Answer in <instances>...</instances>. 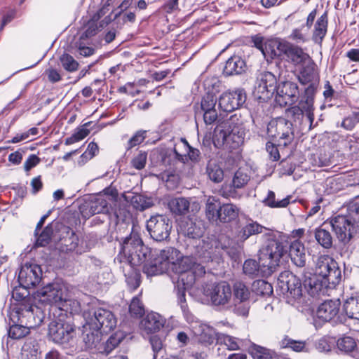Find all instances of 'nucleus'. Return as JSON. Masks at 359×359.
Returning <instances> with one entry per match:
<instances>
[{
  "label": "nucleus",
  "instance_id": "f257e3e1",
  "mask_svg": "<svg viewBox=\"0 0 359 359\" xmlns=\"http://www.w3.org/2000/svg\"><path fill=\"white\" fill-rule=\"evenodd\" d=\"M341 278L337 262L329 255H321L316 261L315 274L304 279V289L311 297H318L325 294L328 287H335Z\"/></svg>",
  "mask_w": 359,
  "mask_h": 359
},
{
  "label": "nucleus",
  "instance_id": "f03ea898",
  "mask_svg": "<svg viewBox=\"0 0 359 359\" xmlns=\"http://www.w3.org/2000/svg\"><path fill=\"white\" fill-rule=\"evenodd\" d=\"M48 337L55 344L60 346L67 354L76 350V330L70 318L60 315L48 325Z\"/></svg>",
  "mask_w": 359,
  "mask_h": 359
},
{
  "label": "nucleus",
  "instance_id": "7ed1b4c3",
  "mask_svg": "<svg viewBox=\"0 0 359 359\" xmlns=\"http://www.w3.org/2000/svg\"><path fill=\"white\" fill-rule=\"evenodd\" d=\"M359 203L352 201L345 207V212L332 217L324 222V226H330L335 233L339 241L347 243L350 241L354 232L357 231L356 224L359 218Z\"/></svg>",
  "mask_w": 359,
  "mask_h": 359
},
{
  "label": "nucleus",
  "instance_id": "20e7f679",
  "mask_svg": "<svg viewBox=\"0 0 359 359\" xmlns=\"http://www.w3.org/2000/svg\"><path fill=\"white\" fill-rule=\"evenodd\" d=\"M215 251L212 245L210 246V243L203 241L202 245L198 246L196 257H185L182 258L179 264L182 271L180 280L184 282V276L187 273H191L190 284L195 280L196 277L203 276L206 272L207 266L205 264L214 259Z\"/></svg>",
  "mask_w": 359,
  "mask_h": 359
},
{
  "label": "nucleus",
  "instance_id": "39448f33",
  "mask_svg": "<svg viewBox=\"0 0 359 359\" xmlns=\"http://www.w3.org/2000/svg\"><path fill=\"white\" fill-rule=\"evenodd\" d=\"M121 252L127 258L129 266L142 265V269L147 264H151L154 255L151 250L145 245L139 233L131 231L121 244Z\"/></svg>",
  "mask_w": 359,
  "mask_h": 359
},
{
  "label": "nucleus",
  "instance_id": "423d86ee",
  "mask_svg": "<svg viewBox=\"0 0 359 359\" xmlns=\"http://www.w3.org/2000/svg\"><path fill=\"white\" fill-rule=\"evenodd\" d=\"M39 302L45 305L55 306L61 311L72 313L78 302L70 298L68 287L64 283L55 282L43 287L37 294Z\"/></svg>",
  "mask_w": 359,
  "mask_h": 359
},
{
  "label": "nucleus",
  "instance_id": "0eeeda50",
  "mask_svg": "<svg viewBox=\"0 0 359 359\" xmlns=\"http://www.w3.org/2000/svg\"><path fill=\"white\" fill-rule=\"evenodd\" d=\"M287 252V243L280 234L270 236L264 248L259 250V261L264 267L273 273L279 265L281 257Z\"/></svg>",
  "mask_w": 359,
  "mask_h": 359
},
{
  "label": "nucleus",
  "instance_id": "6e6552de",
  "mask_svg": "<svg viewBox=\"0 0 359 359\" xmlns=\"http://www.w3.org/2000/svg\"><path fill=\"white\" fill-rule=\"evenodd\" d=\"M267 135L278 147H287L294 138L293 124L283 117L272 119L267 125Z\"/></svg>",
  "mask_w": 359,
  "mask_h": 359
},
{
  "label": "nucleus",
  "instance_id": "1a4fd4ad",
  "mask_svg": "<svg viewBox=\"0 0 359 359\" xmlns=\"http://www.w3.org/2000/svg\"><path fill=\"white\" fill-rule=\"evenodd\" d=\"M180 252L172 248L168 247L161 250L159 255L153 257L151 264H147L143 269V273L148 277L163 273L168 270L170 264H175L182 259Z\"/></svg>",
  "mask_w": 359,
  "mask_h": 359
},
{
  "label": "nucleus",
  "instance_id": "9d476101",
  "mask_svg": "<svg viewBox=\"0 0 359 359\" xmlns=\"http://www.w3.org/2000/svg\"><path fill=\"white\" fill-rule=\"evenodd\" d=\"M228 123L219 125L215 129V144L224 146L229 150L238 149L244 142V132L238 127L231 128Z\"/></svg>",
  "mask_w": 359,
  "mask_h": 359
},
{
  "label": "nucleus",
  "instance_id": "9b49d317",
  "mask_svg": "<svg viewBox=\"0 0 359 359\" xmlns=\"http://www.w3.org/2000/svg\"><path fill=\"white\" fill-rule=\"evenodd\" d=\"M172 228V221L163 215L151 216L147 222V229L150 237L157 242L167 241L170 238Z\"/></svg>",
  "mask_w": 359,
  "mask_h": 359
},
{
  "label": "nucleus",
  "instance_id": "f8f14e48",
  "mask_svg": "<svg viewBox=\"0 0 359 359\" xmlns=\"http://www.w3.org/2000/svg\"><path fill=\"white\" fill-rule=\"evenodd\" d=\"M314 99L301 95L298 104L287 109V116L291 118L295 124L299 125L302 123L304 118H306L311 125L314 120Z\"/></svg>",
  "mask_w": 359,
  "mask_h": 359
},
{
  "label": "nucleus",
  "instance_id": "ddd939ff",
  "mask_svg": "<svg viewBox=\"0 0 359 359\" xmlns=\"http://www.w3.org/2000/svg\"><path fill=\"white\" fill-rule=\"evenodd\" d=\"M301 66L298 80L302 85L308 86L302 95L315 98L319 85V76L316 71V64L311 59Z\"/></svg>",
  "mask_w": 359,
  "mask_h": 359
},
{
  "label": "nucleus",
  "instance_id": "4468645a",
  "mask_svg": "<svg viewBox=\"0 0 359 359\" xmlns=\"http://www.w3.org/2000/svg\"><path fill=\"white\" fill-rule=\"evenodd\" d=\"M277 284L281 292L288 297L298 300L303 296L302 284L300 280L289 271H284L279 274Z\"/></svg>",
  "mask_w": 359,
  "mask_h": 359
},
{
  "label": "nucleus",
  "instance_id": "2eb2a0df",
  "mask_svg": "<svg viewBox=\"0 0 359 359\" xmlns=\"http://www.w3.org/2000/svg\"><path fill=\"white\" fill-rule=\"evenodd\" d=\"M279 54L276 51L271 52L272 57L279 56L280 54L285 55L288 61L294 65H302L311 60L309 55L299 46L287 41H279L276 46Z\"/></svg>",
  "mask_w": 359,
  "mask_h": 359
},
{
  "label": "nucleus",
  "instance_id": "dca6fc26",
  "mask_svg": "<svg viewBox=\"0 0 359 359\" xmlns=\"http://www.w3.org/2000/svg\"><path fill=\"white\" fill-rule=\"evenodd\" d=\"M275 93V101L280 107L292 105L301 97L297 83L289 80L280 81Z\"/></svg>",
  "mask_w": 359,
  "mask_h": 359
},
{
  "label": "nucleus",
  "instance_id": "f3484780",
  "mask_svg": "<svg viewBox=\"0 0 359 359\" xmlns=\"http://www.w3.org/2000/svg\"><path fill=\"white\" fill-rule=\"evenodd\" d=\"M204 294L210 299L214 306H225L232 297V290L228 283L222 281L207 285Z\"/></svg>",
  "mask_w": 359,
  "mask_h": 359
},
{
  "label": "nucleus",
  "instance_id": "a211bd4d",
  "mask_svg": "<svg viewBox=\"0 0 359 359\" xmlns=\"http://www.w3.org/2000/svg\"><path fill=\"white\" fill-rule=\"evenodd\" d=\"M87 325L90 329L98 331L102 330L104 332H107L116 327V318L111 311L98 308L93 312V316L87 323Z\"/></svg>",
  "mask_w": 359,
  "mask_h": 359
},
{
  "label": "nucleus",
  "instance_id": "6ab92c4d",
  "mask_svg": "<svg viewBox=\"0 0 359 359\" xmlns=\"http://www.w3.org/2000/svg\"><path fill=\"white\" fill-rule=\"evenodd\" d=\"M42 279V270L36 264L26 263L22 265L18 273V282L25 287H34Z\"/></svg>",
  "mask_w": 359,
  "mask_h": 359
},
{
  "label": "nucleus",
  "instance_id": "aec40b11",
  "mask_svg": "<svg viewBox=\"0 0 359 359\" xmlns=\"http://www.w3.org/2000/svg\"><path fill=\"white\" fill-rule=\"evenodd\" d=\"M277 86L276 76L270 72L265 71L257 76L255 91L259 99H269L274 95Z\"/></svg>",
  "mask_w": 359,
  "mask_h": 359
},
{
  "label": "nucleus",
  "instance_id": "412c9836",
  "mask_svg": "<svg viewBox=\"0 0 359 359\" xmlns=\"http://www.w3.org/2000/svg\"><path fill=\"white\" fill-rule=\"evenodd\" d=\"M245 100L246 94L243 90L225 92L219 98V107L223 111L229 113L241 107Z\"/></svg>",
  "mask_w": 359,
  "mask_h": 359
},
{
  "label": "nucleus",
  "instance_id": "4be33fe9",
  "mask_svg": "<svg viewBox=\"0 0 359 359\" xmlns=\"http://www.w3.org/2000/svg\"><path fill=\"white\" fill-rule=\"evenodd\" d=\"M107 196L99 195L92 197L86 201L81 208V212L84 217H90L96 214H104L109 212Z\"/></svg>",
  "mask_w": 359,
  "mask_h": 359
},
{
  "label": "nucleus",
  "instance_id": "5701e85b",
  "mask_svg": "<svg viewBox=\"0 0 359 359\" xmlns=\"http://www.w3.org/2000/svg\"><path fill=\"white\" fill-rule=\"evenodd\" d=\"M341 302L339 299L326 300L323 302L317 309V316L325 322L339 319Z\"/></svg>",
  "mask_w": 359,
  "mask_h": 359
},
{
  "label": "nucleus",
  "instance_id": "b1692460",
  "mask_svg": "<svg viewBox=\"0 0 359 359\" xmlns=\"http://www.w3.org/2000/svg\"><path fill=\"white\" fill-rule=\"evenodd\" d=\"M181 230L185 236L198 239L203 236L205 226L204 222L201 219H189L182 225Z\"/></svg>",
  "mask_w": 359,
  "mask_h": 359
},
{
  "label": "nucleus",
  "instance_id": "393cba45",
  "mask_svg": "<svg viewBox=\"0 0 359 359\" xmlns=\"http://www.w3.org/2000/svg\"><path fill=\"white\" fill-rule=\"evenodd\" d=\"M165 323V318L160 314L151 312L148 313L140 323L141 328L147 333L159 331Z\"/></svg>",
  "mask_w": 359,
  "mask_h": 359
},
{
  "label": "nucleus",
  "instance_id": "a878e982",
  "mask_svg": "<svg viewBox=\"0 0 359 359\" xmlns=\"http://www.w3.org/2000/svg\"><path fill=\"white\" fill-rule=\"evenodd\" d=\"M289 255L292 263L299 268H303L306 265V255L304 244L299 240L291 242L290 245Z\"/></svg>",
  "mask_w": 359,
  "mask_h": 359
},
{
  "label": "nucleus",
  "instance_id": "bb28decb",
  "mask_svg": "<svg viewBox=\"0 0 359 359\" xmlns=\"http://www.w3.org/2000/svg\"><path fill=\"white\" fill-rule=\"evenodd\" d=\"M243 271L246 276L251 278H255L272 273L268 272L269 271L267 269V266L264 267L259 260V262H257L256 260L252 259H248L245 261L243 266Z\"/></svg>",
  "mask_w": 359,
  "mask_h": 359
},
{
  "label": "nucleus",
  "instance_id": "cd10ccee",
  "mask_svg": "<svg viewBox=\"0 0 359 359\" xmlns=\"http://www.w3.org/2000/svg\"><path fill=\"white\" fill-rule=\"evenodd\" d=\"M102 339L101 332L96 329H90L84 326L83 332V342L85 350L94 351L96 352L98 344Z\"/></svg>",
  "mask_w": 359,
  "mask_h": 359
},
{
  "label": "nucleus",
  "instance_id": "c85d7f7f",
  "mask_svg": "<svg viewBox=\"0 0 359 359\" xmlns=\"http://www.w3.org/2000/svg\"><path fill=\"white\" fill-rule=\"evenodd\" d=\"M246 65L245 61L238 55H233L226 62L223 74L226 76L241 74L245 71Z\"/></svg>",
  "mask_w": 359,
  "mask_h": 359
},
{
  "label": "nucleus",
  "instance_id": "c756f323",
  "mask_svg": "<svg viewBox=\"0 0 359 359\" xmlns=\"http://www.w3.org/2000/svg\"><path fill=\"white\" fill-rule=\"evenodd\" d=\"M222 204L219 198L209 196L205 202V217L211 223L218 224L219 214Z\"/></svg>",
  "mask_w": 359,
  "mask_h": 359
},
{
  "label": "nucleus",
  "instance_id": "7c9ffc66",
  "mask_svg": "<svg viewBox=\"0 0 359 359\" xmlns=\"http://www.w3.org/2000/svg\"><path fill=\"white\" fill-rule=\"evenodd\" d=\"M327 30V13L325 12L319 18H318L313 32V41L319 45H321Z\"/></svg>",
  "mask_w": 359,
  "mask_h": 359
},
{
  "label": "nucleus",
  "instance_id": "2f4dec72",
  "mask_svg": "<svg viewBox=\"0 0 359 359\" xmlns=\"http://www.w3.org/2000/svg\"><path fill=\"white\" fill-rule=\"evenodd\" d=\"M239 208L232 203H224L219 214L218 223H229L235 220L239 215Z\"/></svg>",
  "mask_w": 359,
  "mask_h": 359
},
{
  "label": "nucleus",
  "instance_id": "473e14b6",
  "mask_svg": "<svg viewBox=\"0 0 359 359\" xmlns=\"http://www.w3.org/2000/svg\"><path fill=\"white\" fill-rule=\"evenodd\" d=\"M264 229V226L249 219L239 231L238 237L241 241H245L252 235L261 233Z\"/></svg>",
  "mask_w": 359,
  "mask_h": 359
},
{
  "label": "nucleus",
  "instance_id": "72a5a7b5",
  "mask_svg": "<svg viewBox=\"0 0 359 359\" xmlns=\"http://www.w3.org/2000/svg\"><path fill=\"white\" fill-rule=\"evenodd\" d=\"M249 353L253 359H278L275 351L255 344L249 347Z\"/></svg>",
  "mask_w": 359,
  "mask_h": 359
},
{
  "label": "nucleus",
  "instance_id": "f704fd0d",
  "mask_svg": "<svg viewBox=\"0 0 359 359\" xmlns=\"http://www.w3.org/2000/svg\"><path fill=\"white\" fill-rule=\"evenodd\" d=\"M326 226L323 224L315 230V238L323 248L330 249L332 247L333 237L331 233L326 229Z\"/></svg>",
  "mask_w": 359,
  "mask_h": 359
},
{
  "label": "nucleus",
  "instance_id": "c9c22d12",
  "mask_svg": "<svg viewBox=\"0 0 359 359\" xmlns=\"http://www.w3.org/2000/svg\"><path fill=\"white\" fill-rule=\"evenodd\" d=\"M343 311L348 318L359 320V296L348 298L343 304Z\"/></svg>",
  "mask_w": 359,
  "mask_h": 359
},
{
  "label": "nucleus",
  "instance_id": "e433bc0d",
  "mask_svg": "<svg viewBox=\"0 0 359 359\" xmlns=\"http://www.w3.org/2000/svg\"><path fill=\"white\" fill-rule=\"evenodd\" d=\"M189 201L184 197L172 198L168 203L170 211L178 215L187 214L189 212Z\"/></svg>",
  "mask_w": 359,
  "mask_h": 359
},
{
  "label": "nucleus",
  "instance_id": "4c0bfd02",
  "mask_svg": "<svg viewBox=\"0 0 359 359\" xmlns=\"http://www.w3.org/2000/svg\"><path fill=\"white\" fill-rule=\"evenodd\" d=\"M208 178L215 183H219L224 179V171L215 160L208 161L206 166Z\"/></svg>",
  "mask_w": 359,
  "mask_h": 359
},
{
  "label": "nucleus",
  "instance_id": "58836bf2",
  "mask_svg": "<svg viewBox=\"0 0 359 359\" xmlns=\"http://www.w3.org/2000/svg\"><path fill=\"white\" fill-rule=\"evenodd\" d=\"M64 233L66 236H63L60 238V242L62 245L66 248V250H74L78 245L79 238L75 234L74 231L69 227H64Z\"/></svg>",
  "mask_w": 359,
  "mask_h": 359
},
{
  "label": "nucleus",
  "instance_id": "ea45409f",
  "mask_svg": "<svg viewBox=\"0 0 359 359\" xmlns=\"http://www.w3.org/2000/svg\"><path fill=\"white\" fill-rule=\"evenodd\" d=\"M291 198V196H287L281 200L276 201L275 193L273 191L269 190L268 191L267 196L264 199L263 203L265 205L271 208H285L290 204Z\"/></svg>",
  "mask_w": 359,
  "mask_h": 359
},
{
  "label": "nucleus",
  "instance_id": "a19ab883",
  "mask_svg": "<svg viewBox=\"0 0 359 359\" xmlns=\"http://www.w3.org/2000/svg\"><path fill=\"white\" fill-rule=\"evenodd\" d=\"M220 334L217 332L212 327L204 325L201 327L198 340L202 344H212L215 339L217 341V336Z\"/></svg>",
  "mask_w": 359,
  "mask_h": 359
},
{
  "label": "nucleus",
  "instance_id": "79ce46f5",
  "mask_svg": "<svg viewBox=\"0 0 359 359\" xmlns=\"http://www.w3.org/2000/svg\"><path fill=\"white\" fill-rule=\"evenodd\" d=\"M232 294L233 301H249L250 292L244 283L238 281L233 284Z\"/></svg>",
  "mask_w": 359,
  "mask_h": 359
},
{
  "label": "nucleus",
  "instance_id": "37998d69",
  "mask_svg": "<svg viewBox=\"0 0 359 359\" xmlns=\"http://www.w3.org/2000/svg\"><path fill=\"white\" fill-rule=\"evenodd\" d=\"M126 200L130 201L131 205L138 210H144L152 205L150 199H147L141 194H133L131 196H127Z\"/></svg>",
  "mask_w": 359,
  "mask_h": 359
},
{
  "label": "nucleus",
  "instance_id": "c03bdc74",
  "mask_svg": "<svg viewBox=\"0 0 359 359\" xmlns=\"http://www.w3.org/2000/svg\"><path fill=\"white\" fill-rule=\"evenodd\" d=\"M121 342V339L115 336H111L105 342L100 341L96 352L107 355Z\"/></svg>",
  "mask_w": 359,
  "mask_h": 359
},
{
  "label": "nucleus",
  "instance_id": "a18cd8bd",
  "mask_svg": "<svg viewBox=\"0 0 359 359\" xmlns=\"http://www.w3.org/2000/svg\"><path fill=\"white\" fill-rule=\"evenodd\" d=\"M217 98L212 93H207L201 100L200 109L196 111V116H201L203 111L215 109Z\"/></svg>",
  "mask_w": 359,
  "mask_h": 359
},
{
  "label": "nucleus",
  "instance_id": "49530a36",
  "mask_svg": "<svg viewBox=\"0 0 359 359\" xmlns=\"http://www.w3.org/2000/svg\"><path fill=\"white\" fill-rule=\"evenodd\" d=\"M217 343L225 345L229 350H238L240 348L242 340L230 335L221 333L217 336Z\"/></svg>",
  "mask_w": 359,
  "mask_h": 359
},
{
  "label": "nucleus",
  "instance_id": "de8ad7c7",
  "mask_svg": "<svg viewBox=\"0 0 359 359\" xmlns=\"http://www.w3.org/2000/svg\"><path fill=\"white\" fill-rule=\"evenodd\" d=\"M129 270L128 273H125L126 278V283L130 289L134 290H136L140 285V273L139 271H137L134 266H129Z\"/></svg>",
  "mask_w": 359,
  "mask_h": 359
},
{
  "label": "nucleus",
  "instance_id": "09e8293b",
  "mask_svg": "<svg viewBox=\"0 0 359 359\" xmlns=\"http://www.w3.org/2000/svg\"><path fill=\"white\" fill-rule=\"evenodd\" d=\"M355 339L349 336H344L337 341V346L341 352L349 353L356 348Z\"/></svg>",
  "mask_w": 359,
  "mask_h": 359
},
{
  "label": "nucleus",
  "instance_id": "8fccbe9b",
  "mask_svg": "<svg viewBox=\"0 0 359 359\" xmlns=\"http://www.w3.org/2000/svg\"><path fill=\"white\" fill-rule=\"evenodd\" d=\"M250 179V175L240 168L234 174L232 180V186L234 189H241L248 184Z\"/></svg>",
  "mask_w": 359,
  "mask_h": 359
},
{
  "label": "nucleus",
  "instance_id": "3c124183",
  "mask_svg": "<svg viewBox=\"0 0 359 359\" xmlns=\"http://www.w3.org/2000/svg\"><path fill=\"white\" fill-rule=\"evenodd\" d=\"M62 67L67 72H73L78 69L79 62L69 54L63 53L60 57Z\"/></svg>",
  "mask_w": 359,
  "mask_h": 359
},
{
  "label": "nucleus",
  "instance_id": "603ef678",
  "mask_svg": "<svg viewBox=\"0 0 359 359\" xmlns=\"http://www.w3.org/2000/svg\"><path fill=\"white\" fill-rule=\"evenodd\" d=\"M29 333V328L21 325L14 324L8 330V336L14 339L26 337Z\"/></svg>",
  "mask_w": 359,
  "mask_h": 359
},
{
  "label": "nucleus",
  "instance_id": "864d4df0",
  "mask_svg": "<svg viewBox=\"0 0 359 359\" xmlns=\"http://www.w3.org/2000/svg\"><path fill=\"white\" fill-rule=\"evenodd\" d=\"M53 233V229L52 224H48L42 232L37 235L36 245L39 246L47 245L51 240L52 235Z\"/></svg>",
  "mask_w": 359,
  "mask_h": 359
},
{
  "label": "nucleus",
  "instance_id": "5fc2aeb1",
  "mask_svg": "<svg viewBox=\"0 0 359 359\" xmlns=\"http://www.w3.org/2000/svg\"><path fill=\"white\" fill-rule=\"evenodd\" d=\"M253 288L257 294L269 295L273 292V287L270 283L264 280H257L252 284Z\"/></svg>",
  "mask_w": 359,
  "mask_h": 359
},
{
  "label": "nucleus",
  "instance_id": "6e6d98bb",
  "mask_svg": "<svg viewBox=\"0 0 359 359\" xmlns=\"http://www.w3.org/2000/svg\"><path fill=\"white\" fill-rule=\"evenodd\" d=\"M129 311L130 315L135 318H140L144 313V306L138 297H135L131 300L129 305Z\"/></svg>",
  "mask_w": 359,
  "mask_h": 359
},
{
  "label": "nucleus",
  "instance_id": "4d7b16f0",
  "mask_svg": "<svg viewBox=\"0 0 359 359\" xmlns=\"http://www.w3.org/2000/svg\"><path fill=\"white\" fill-rule=\"evenodd\" d=\"M283 348H290L292 351L300 352L305 348V342L303 341H295L287 337L281 341Z\"/></svg>",
  "mask_w": 359,
  "mask_h": 359
},
{
  "label": "nucleus",
  "instance_id": "13d9d810",
  "mask_svg": "<svg viewBox=\"0 0 359 359\" xmlns=\"http://www.w3.org/2000/svg\"><path fill=\"white\" fill-rule=\"evenodd\" d=\"M149 341L154 352L153 359H157L158 356L163 358V341L157 335L151 336Z\"/></svg>",
  "mask_w": 359,
  "mask_h": 359
},
{
  "label": "nucleus",
  "instance_id": "bf43d9fd",
  "mask_svg": "<svg viewBox=\"0 0 359 359\" xmlns=\"http://www.w3.org/2000/svg\"><path fill=\"white\" fill-rule=\"evenodd\" d=\"M250 310V301H234L233 311L238 316L246 317Z\"/></svg>",
  "mask_w": 359,
  "mask_h": 359
},
{
  "label": "nucleus",
  "instance_id": "052dcab7",
  "mask_svg": "<svg viewBox=\"0 0 359 359\" xmlns=\"http://www.w3.org/2000/svg\"><path fill=\"white\" fill-rule=\"evenodd\" d=\"M359 123V111L353 112L341 122V127L347 130H351Z\"/></svg>",
  "mask_w": 359,
  "mask_h": 359
},
{
  "label": "nucleus",
  "instance_id": "680f3d73",
  "mask_svg": "<svg viewBox=\"0 0 359 359\" xmlns=\"http://www.w3.org/2000/svg\"><path fill=\"white\" fill-rule=\"evenodd\" d=\"M147 158V154L140 151L131 161L133 167L137 170H142L145 167Z\"/></svg>",
  "mask_w": 359,
  "mask_h": 359
},
{
  "label": "nucleus",
  "instance_id": "e2e57ef3",
  "mask_svg": "<svg viewBox=\"0 0 359 359\" xmlns=\"http://www.w3.org/2000/svg\"><path fill=\"white\" fill-rule=\"evenodd\" d=\"M146 130L137 131L128 142L127 149H130L133 147L142 143L146 137Z\"/></svg>",
  "mask_w": 359,
  "mask_h": 359
},
{
  "label": "nucleus",
  "instance_id": "0e129e2a",
  "mask_svg": "<svg viewBox=\"0 0 359 359\" xmlns=\"http://www.w3.org/2000/svg\"><path fill=\"white\" fill-rule=\"evenodd\" d=\"M184 146L187 147V151L189 159L194 162L197 163L200 160L201 152L198 149L194 148L190 146L185 139H182Z\"/></svg>",
  "mask_w": 359,
  "mask_h": 359
},
{
  "label": "nucleus",
  "instance_id": "69168bd1",
  "mask_svg": "<svg viewBox=\"0 0 359 359\" xmlns=\"http://www.w3.org/2000/svg\"><path fill=\"white\" fill-rule=\"evenodd\" d=\"M29 287H25L20 285L19 287H15L12 291V298L16 301H22L29 295L27 291Z\"/></svg>",
  "mask_w": 359,
  "mask_h": 359
},
{
  "label": "nucleus",
  "instance_id": "338daca9",
  "mask_svg": "<svg viewBox=\"0 0 359 359\" xmlns=\"http://www.w3.org/2000/svg\"><path fill=\"white\" fill-rule=\"evenodd\" d=\"M98 31V26L94 21L89 22L87 25V28L85 32L81 34L80 39H86L95 36Z\"/></svg>",
  "mask_w": 359,
  "mask_h": 359
},
{
  "label": "nucleus",
  "instance_id": "774afa93",
  "mask_svg": "<svg viewBox=\"0 0 359 359\" xmlns=\"http://www.w3.org/2000/svg\"><path fill=\"white\" fill-rule=\"evenodd\" d=\"M40 158L36 155H29L28 158L24 163L25 170L29 171L32 168L36 166L40 163Z\"/></svg>",
  "mask_w": 359,
  "mask_h": 359
}]
</instances>
